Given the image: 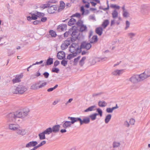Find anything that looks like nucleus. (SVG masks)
Instances as JSON below:
<instances>
[{
	"mask_svg": "<svg viewBox=\"0 0 150 150\" xmlns=\"http://www.w3.org/2000/svg\"><path fill=\"white\" fill-rule=\"evenodd\" d=\"M19 125L17 124H10L8 125L9 129L13 131H16Z\"/></svg>",
	"mask_w": 150,
	"mask_h": 150,
	"instance_id": "2eb2a0df",
	"label": "nucleus"
},
{
	"mask_svg": "<svg viewBox=\"0 0 150 150\" xmlns=\"http://www.w3.org/2000/svg\"><path fill=\"white\" fill-rule=\"evenodd\" d=\"M71 54H69L67 57V59H70L73 58L74 57L76 56L77 55V54L75 53H72Z\"/></svg>",
	"mask_w": 150,
	"mask_h": 150,
	"instance_id": "72a5a7b5",
	"label": "nucleus"
},
{
	"mask_svg": "<svg viewBox=\"0 0 150 150\" xmlns=\"http://www.w3.org/2000/svg\"><path fill=\"white\" fill-rule=\"evenodd\" d=\"M107 105V103L104 101H100L98 103V105L100 107H105Z\"/></svg>",
	"mask_w": 150,
	"mask_h": 150,
	"instance_id": "a878e982",
	"label": "nucleus"
},
{
	"mask_svg": "<svg viewBox=\"0 0 150 150\" xmlns=\"http://www.w3.org/2000/svg\"><path fill=\"white\" fill-rule=\"evenodd\" d=\"M110 7L111 8H116L117 9H119L120 7L119 6L115 4H112L110 5Z\"/></svg>",
	"mask_w": 150,
	"mask_h": 150,
	"instance_id": "8fccbe9b",
	"label": "nucleus"
},
{
	"mask_svg": "<svg viewBox=\"0 0 150 150\" xmlns=\"http://www.w3.org/2000/svg\"><path fill=\"white\" fill-rule=\"evenodd\" d=\"M69 51L71 53H75L78 54L81 51V48L78 44L73 43L69 47Z\"/></svg>",
	"mask_w": 150,
	"mask_h": 150,
	"instance_id": "20e7f679",
	"label": "nucleus"
},
{
	"mask_svg": "<svg viewBox=\"0 0 150 150\" xmlns=\"http://www.w3.org/2000/svg\"><path fill=\"white\" fill-rule=\"evenodd\" d=\"M109 23V21L108 20H105L102 24V26L104 28H105L108 25Z\"/></svg>",
	"mask_w": 150,
	"mask_h": 150,
	"instance_id": "c85d7f7f",
	"label": "nucleus"
},
{
	"mask_svg": "<svg viewBox=\"0 0 150 150\" xmlns=\"http://www.w3.org/2000/svg\"><path fill=\"white\" fill-rule=\"evenodd\" d=\"M112 17L114 19L117 18V20L116 22V23L117 25H119L120 23V21L121 20V18L120 16H118V13L117 11L116 10H114L112 13Z\"/></svg>",
	"mask_w": 150,
	"mask_h": 150,
	"instance_id": "423d86ee",
	"label": "nucleus"
},
{
	"mask_svg": "<svg viewBox=\"0 0 150 150\" xmlns=\"http://www.w3.org/2000/svg\"><path fill=\"white\" fill-rule=\"evenodd\" d=\"M124 69L116 70L113 71L112 73L113 75L115 76H119L124 72Z\"/></svg>",
	"mask_w": 150,
	"mask_h": 150,
	"instance_id": "a211bd4d",
	"label": "nucleus"
},
{
	"mask_svg": "<svg viewBox=\"0 0 150 150\" xmlns=\"http://www.w3.org/2000/svg\"><path fill=\"white\" fill-rule=\"evenodd\" d=\"M59 71V69L58 68H53L52 70V72L57 73H58Z\"/></svg>",
	"mask_w": 150,
	"mask_h": 150,
	"instance_id": "680f3d73",
	"label": "nucleus"
},
{
	"mask_svg": "<svg viewBox=\"0 0 150 150\" xmlns=\"http://www.w3.org/2000/svg\"><path fill=\"white\" fill-rule=\"evenodd\" d=\"M60 7H62V8H64L65 7V4L64 2H63L62 1H60Z\"/></svg>",
	"mask_w": 150,
	"mask_h": 150,
	"instance_id": "bf43d9fd",
	"label": "nucleus"
},
{
	"mask_svg": "<svg viewBox=\"0 0 150 150\" xmlns=\"http://www.w3.org/2000/svg\"><path fill=\"white\" fill-rule=\"evenodd\" d=\"M86 59V57H83L79 62V64L81 66L83 65L85 63V61Z\"/></svg>",
	"mask_w": 150,
	"mask_h": 150,
	"instance_id": "4c0bfd02",
	"label": "nucleus"
},
{
	"mask_svg": "<svg viewBox=\"0 0 150 150\" xmlns=\"http://www.w3.org/2000/svg\"><path fill=\"white\" fill-rule=\"evenodd\" d=\"M111 115L110 114H108L106 116L105 120V122L106 124L109 122L111 119Z\"/></svg>",
	"mask_w": 150,
	"mask_h": 150,
	"instance_id": "2f4dec72",
	"label": "nucleus"
},
{
	"mask_svg": "<svg viewBox=\"0 0 150 150\" xmlns=\"http://www.w3.org/2000/svg\"><path fill=\"white\" fill-rule=\"evenodd\" d=\"M91 45L90 43L84 42L81 44L80 48L88 50L91 48Z\"/></svg>",
	"mask_w": 150,
	"mask_h": 150,
	"instance_id": "ddd939ff",
	"label": "nucleus"
},
{
	"mask_svg": "<svg viewBox=\"0 0 150 150\" xmlns=\"http://www.w3.org/2000/svg\"><path fill=\"white\" fill-rule=\"evenodd\" d=\"M57 9V7L56 5H50V6L48 8L47 11L50 13H54Z\"/></svg>",
	"mask_w": 150,
	"mask_h": 150,
	"instance_id": "9b49d317",
	"label": "nucleus"
},
{
	"mask_svg": "<svg viewBox=\"0 0 150 150\" xmlns=\"http://www.w3.org/2000/svg\"><path fill=\"white\" fill-rule=\"evenodd\" d=\"M90 43H93L97 41V36L96 35L93 36L92 38L90 39Z\"/></svg>",
	"mask_w": 150,
	"mask_h": 150,
	"instance_id": "c9c22d12",
	"label": "nucleus"
},
{
	"mask_svg": "<svg viewBox=\"0 0 150 150\" xmlns=\"http://www.w3.org/2000/svg\"><path fill=\"white\" fill-rule=\"evenodd\" d=\"M81 16V14L79 13H76L75 14L73 15L71 17H76V18H80V17Z\"/></svg>",
	"mask_w": 150,
	"mask_h": 150,
	"instance_id": "6e6d98bb",
	"label": "nucleus"
},
{
	"mask_svg": "<svg viewBox=\"0 0 150 150\" xmlns=\"http://www.w3.org/2000/svg\"><path fill=\"white\" fill-rule=\"evenodd\" d=\"M83 21L81 20H79L77 22L76 24L78 26H80L83 24Z\"/></svg>",
	"mask_w": 150,
	"mask_h": 150,
	"instance_id": "5fc2aeb1",
	"label": "nucleus"
},
{
	"mask_svg": "<svg viewBox=\"0 0 150 150\" xmlns=\"http://www.w3.org/2000/svg\"><path fill=\"white\" fill-rule=\"evenodd\" d=\"M103 29L102 27H100L97 28L96 29V33L99 35H101L103 33Z\"/></svg>",
	"mask_w": 150,
	"mask_h": 150,
	"instance_id": "393cba45",
	"label": "nucleus"
},
{
	"mask_svg": "<svg viewBox=\"0 0 150 150\" xmlns=\"http://www.w3.org/2000/svg\"><path fill=\"white\" fill-rule=\"evenodd\" d=\"M107 7L106 8H103L102 6H100L99 7V9H100L103 10L104 11H105L106 10H108L109 8V6L108 4V1H107Z\"/></svg>",
	"mask_w": 150,
	"mask_h": 150,
	"instance_id": "3c124183",
	"label": "nucleus"
},
{
	"mask_svg": "<svg viewBox=\"0 0 150 150\" xmlns=\"http://www.w3.org/2000/svg\"><path fill=\"white\" fill-rule=\"evenodd\" d=\"M74 27L73 26L72 27V32L71 34H70V35H71L72 37H75V38H77V35H76V34L77 33L76 32V30H74L73 29V28H74Z\"/></svg>",
	"mask_w": 150,
	"mask_h": 150,
	"instance_id": "c756f323",
	"label": "nucleus"
},
{
	"mask_svg": "<svg viewBox=\"0 0 150 150\" xmlns=\"http://www.w3.org/2000/svg\"><path fill=\"white\" fill-rule=\"evenodd\" d=\"M142 77L141 74H134L129 79V81L133 84H136L144 81Z\"/></svg>",
	"mask_w": 150,
	"mask_h": 150,
	"instance_id": "7ed1b4c3",
	"label": "nucleus"
},
{
	"mask_svg": "<svg viewBox=\"0 0 150 150\" xmlns=\"http://www.w3.org/2000/svg\"><path fill=\"white\" fill-rule=\"evenodd\" d=\"M60 126L59 125H56L54 126L52 128V132L54 133H57L59 131Z\"/></svg>",
	"mask_w": 150,
	"mask_h": 150,
	"instance_id": "aec40b11",
	"label": "nucleus"
},
{
	"mask_svg": "<svg viewBox=\"0 0 150 150\" xmlns=\"http://www.w3.org/2000/svg\"><path fill=\"white\" fill-rule=\"evenodd\" d=\"M47 84V82H44L43 81H38V84L39 85V88L44 87Z\"/></svg>",
	"mask_w": 150,
	"mask_h": 150,
	"instance_id": "5701e85b",
	"label": "nucleus"
},
{
	"mask_svg": "<svg viewBox=\"0 0 150 150\" xmlns=\"http://www.w3.org/2000/svg\"><path fill=\"white\" fill-rule=\"evenodd\" d=\"M122 16L124 17L127 18L129 16V14L127 11V10L123 12Z\"/></svg>",
	"mask_w": 150,
	"mask_h": 150,
	"instance_id": "a19ab883",
	"label": "nucleus"
},
{
	"mask_svg": "<svg viewBox=\"0 0 150 150\" xmlns=\"http://www.w3.org/2000/svg\"><path fill=\"white\" fill-rule=\"evenodd\" d=\"M128 36L131 39H132L136 35V33H129L127 34Z\"/></svg>",
	"mask_w": 150,
	"mask_h": 150,
	"instance_id": "c03bdc74",
	"label": "nucleus"
},
{
	"mask_svg": "<svg viewBox=\"0 0 150 150\" xmlns=\"http://www.w3.org/2000/svg\"><path fill=\"white\" fill-rule=\"evenodd\" d=\"M27 90V88L23 85H19L17 86H14L11 88V91L13 93L22 94Z\"/></svg>",
	"mask_w": 150,
	"mask_h": 150,
	"instance_id": "f03ea898",
	"label": "nucleus"
},
{
	"mask_svg": "<svg viewBox=\"0 0 150 150\" xmlns=\"http://www.w3.org/2000/svg\"><path fill=\"white\" fill-rule=\"evenodd\" d=\"M16 131L17 134L21 136L25 135L27 133L26 130L25 129H22L19 126Z\"/></svg>",
	"mask_w": 150,
	"mask_h": 150,
	"instance_id": "6e6552de",
	"label": "nucleus"
},
{
	"mask_svg": "<svg viewBox=\"0 0 150 150\" xmlns=\"http://www.w3.org/2000/svg\"><path fill=\"white\" fill-rule=\"evenodd\" d=\"M50 6V4H49L48 2L47 3L42 5L41 6V8L43 9H45L47 8H49Z\"/></svg>",
	"mask_w": 150,
	"mask_h": 150,
	"instance_id": "37998d69",
	"label": "nucleus"
},
{
	"mask_svg": "<svg viewBox=\"0 0 150 150\" xmlns=\"http://www.w3.org/2000/svg\"><path fill=\"white\" fill-rule=\"evenodd\" d=\"M29 110L28 108H25L21 111H17L14 113L9 114L7 117L8 122H18L20 121V118H23L28 115Z\"/></svg>",
	"mask_w": 150,
	"mask_h": 150,
	"instance_id": "f257e3e1",
	"label": "nucleus"
},
{
	"mask_svg": "<svg viewBox=\"0 0 150 150\" xmlns=\"http://www.w3.org/2000/svg\"><path fill=\"white\" fill-rule=\"evenodd\" d=\"M124 125L125 127L128 128L129 127L130 124L126 120L124 122Z\"/></svg>",
	"mask_w": 150,
	"mask_h": 150,
	"instance_id": "4d7b16f0",
	"label": "nucleus"
},
{
	"mask_svg": "<svg viewBox=\"0 0 150 150\" xmlns=\"http://www.w3.org/2000/svg\"><path fill=\"white\" fill-rule=\"evenodd\" d=\"M120 142H114L112 144L113 147L114 148H117L120 147Z\"/></svg>",
	"mask_w": 150,
	"mask_h": 150,
	"instance_id": "f704fd0d",
	"label": "nucleus"
},
{
	"mask_svg": "<svg viewBox=\"0 0 150 150\" xmlns=\"http://www.w3.org/2000/svg\"><path fill=\"white\" fill-rule=\"evenodd\" d=\"M53 63V59L49 58L47 60L46 65H49L52 64Z\"/></svg>",
	"mask_w": 150,
	"mask_h": 150,
	"instance_id": "58836bf2",
	"label": "nucleus"
},
{
	"mask_svg": "<svg viewBox=\"0 0 150 150\" xmlns=\"http://www.w3.org/2000/svg\"><path fill=\"white\" fill-rule=\"evenodd\" d=\"M72 30L69 29L68 32H66L64 34V36L65 37H67L69 34L71 33L72 32Z\"/></svg>",
	"mask_w": 150,
	"mask_h": 150,
	"instance_id": "09e8293b",
	"label": "nucleus"
},
{
	"mask_svg": "<svg viewBox=\"0 0 150 150\" xmlns=\"http://www.w3.org/2000/svg\"><path fill=\"white\" fill-rule=\"evenodd\" d=\"M76 23V20L75 19L71 18L68 22V25L71 26L74 24Z\"/></svg>",
	"mask_w": 150,
	"mask_h": 150,
	"instance_id": "7c9ffc66",
	"label": "nucleus"
},
{
	"mask_svg": "<svg viewBox=\"0 0 150 150\" xmlns=\"http://www.w3.org/2000/svg\"><path fill=\"white\" fill-rule=\"evenodd\" d=\"M38 84V81L36 83L33 84L31 86V88L33 90H35L39 89V85Z\"/></svg>",
	"mask_w": 150,
	"mask_h": 150,
	"instance_id": "cd10ccee",
	"label": "nucleus"
},
{
	"mask_svg": "<svg viewBox=\"0 0 150 150\" xmlns=\"http://www.w3.org/2000/svg\"><path fill=\"white\" fill-rule=\"evenodd\" d=\"M61 64L64 66H66L67 64V61L65 60H63L61 62Z\"/></svg>",
	"mask_w": 150,
	"mask_h": 150,
	"instance_id": "603ef678",
	"label": "nucleus"
},
{
	"mask_svg": "<svg viewBox=\"0 0 150 150\" xmlns=\"http://www.w3.org/2000/svg\"><path fill=\"white\" fill-rule=\"evenodd\" d=\"M41 22L40 21L36 20L33 21V24L34 25H36L39 24Z\"/></svg>",
	"mask_w": 150,
	"mask_h": 150,
	"instance_id": "69168bd1",
	"label": "nucleus"
},
{
	"mask_svg": "<svg viewBox=\"0 0 150 150\" xmlns=\"http://www.w3.org/2000/svg\"><path fill=\"white\" fill-rule=\"evenodd\" d=\"M143 80L150 77V69H146L144 72L141 74Z\"/></svg>",
	"mask_w": 150,
	"mask_h": 150,
	"instance_id": "0eeeda50",
	"label": "nucleus"
},
{
	"mask_svg": "<svg viewBox=\"0 0 150 150\" xmlns=\"http://www.w3.org/2000/svg\"><path fill=\"white\" fill-rule=\"evenodd\" d=\"M73 124L71 121H64L63 122L62 126L64 129H67L70 127Z\"/></svg>",
	"mask_w": 150,
	"mask_h": 150,
	"instance_id": "1a4fd4ad",
	"label": "nucleus"
},
{
	"mask_svg": "<svg viewBox=\"0 0 150 150\" xmlns=\"http://www.w3.org/2000/svg\"><path fill=\"white\" fill-rule=\"evenodd\" d=\"M43 132L45 134H49L52 132V128L50 127L48 128L47 129Z\"/></svg>",
	"mask_w": 150,
	"mask_h": 150,
	"instance_id": "473e14b6",
	"label": "nucleus"
},
{
	"mask_svg": "<svg viewBox=\"0 0 150 150\" xmlns=\"http://www.w3.org/2000/svg\"><path fill=\"white\" fill-rule=\"evenodd\" d=\"M130 25V22L128 21H126V26L125 28V30H127L128 28H129Z\"/></svg>",
	"mask_w": 150,
	"mask_h": 150,
	"instance_id": "864d4df0",
	"label": "nucleus"
},
{
	"mask_svg": "<svg viewBox=\"0 0 150 150\" xmlns=\"http://www.w3.org/2000/svg\"><path fill=\"white\" fill-rule=\"evenodd\" d=\"M71 42V41L69 40H65L64 42L62 43L61 46V48L62 50H64L67 49L68 46L69 45Z\"/></svg>",
	"mask_w": 150,
	"mask_h": 150,
	"instance_id": "f8f14e48",
	"label": "nucleus"
},
{
	"mask_svg": "<svg viewBox=\"0 0 150 150\" xmlns=\"http://www.w3.org/2000/svg\"><path fill=\"white\" fill-rule=\"evenodd\" d=\"M57 57L59 59H63L65 57L64 52L63 51L59 52L57 54Z\"/></svg>",
	"mask_w": 150,
	"mask_h": 150,
	"instance_id": "6ab92c4d",
	"label": "nucleus"
},
{
	"mask_svg": "<svg viewBox=\"0 0 150 150\" xmlns=\"http://www.w3.org/2000/svg\"><path fill=\"white\" fill-rule=\"evenodd\" d=\"M117 21L115 20V19H114L112 20L111 22L110 26H112L113 25L115 24V23H116V22Z\"/></svg>",
	"mask_w": 150,
	"mask_h": 150,
	"instance_id": "338daca9",
	"label": "nucleus"
},
{
	"mask_svg": "<svg viewBox=\"0 0 150 150\" xmlns=\"http://www.w3.org/2000/svg\"><path fill=\"white\" fill-rule=\"evenodd\" d=\"M46 143V141H42L40 144H39L38 145L36 146L37 148V149L42 146L43 145L45 144Z\"/></svg>",
	"mask_w": 150,
	"mask_h": 150,
	"instance_id": "49530a36",
	"label": "nucleus"
},
{
	"mask_svg": "<svg viewBox=\"0 0 150 150\" xmlns=\"http://www.w3.org/2000/svg\"><path fill=\"white\" fill-rule=\"evenodd\" d=\"M81 125L83 124H88L90 122V118L89 117H86L83 118V120H81Z\"/></svg>",
	"mask_w": 150,
	"mask_h": 150,
	"instance_id": "b1692460",
	"label": "nucleus"
},
{
	"mask_svg": "<svg viewBox=\"0 0 150 150\" xmlns=\"http://www.w3.org/2000/svg\"><path fill=\"white\" fill-rule=\"evenodd\" d=\"M67 25L66 24H62L58 27V29L60 31H64L66 29Z\"/></svg>",
	"mask_w": 150,
	"mask_h": 150,
	"instance_id": "4be33fe9",
	"label": "nucleus"
},
{
	"mask_svg": "<svg viewBox=\"0 0 150 150\" xmlns=\"http://www.w3.org/2000/svg\"><path fill=\"white\" fill-rule=\"evenodd\" d=\"M89 20H95V16L94 15H91L89 16Z\"/></svg>",
	"mask_w": 150,
	"mask_h": 150,
	"instance_id": "0e129e2a",
	"label": "nucleus"
},
{
	"mask_svg": "<svg viewBox=\"0 0 150 150\" xmlns=\"http://www.w3.org/2000/svg\"><path fill=\"white\" fill-rule=\"evenodd\" d=\"M135 122V120L133 118H131L130 119L129 121V124L131 125H133L134 124Z\"/></svg>",
	"mask_w": 150,
	"mask_h": 150,
	"instance_id": "052dcab7",
	"label": "nucleus"
},
{
	"mask_svg": "<svg viewBox=\"0 0 150 150\" xmlns=\"http://www.w3.org/2000/svg\"><path fill=\"white\" fill-rule=\"evenodd\" d=\"M45 134L43 132L39 134L38 136L40 140H43L45 139Z\"/></svg>",
	"mask_w": 150,
	"mask_h": 150,
	"instance_id": "e433bc0d",
	"label": "nucleus"
},
{
	"mask_svg": "<svg viewBox=\"0 0 150 150\" xmlns=\"http://www.w3.org/2000/svg\"><path fill=\"white\" fill-rule=\"evenodd\" d=\"M68 119L71 121L73 124H74L75 122H79L80 124L81 125V119L80 117H68Z\"/></svg>",
	"mask_w": 150,
	"mask_h": 150,
	"instance_id": "9d476101",
	"label": "nucleus"
},
{
	"mask_svg": "<svg viewBox=\"0 0 150 150\" xmlns=\"http://www.w3.org/2000/svg\"><path fill=\"white\" fill-rule=\"evenodd\" d=\"M98 115L97 113H95L89 116V117L92 120H95L96 117V116Z\"/></svg>",
	"mask_w": 150,
	"mask_h": 150,
	"instance_id": "ea45409f",
	"label": "nucleus"
},
{
	"mask_svg": "<svg viewBox=\"0 0 150 150\" xmlns=\"http://www.w3.org/2000/svg\"><path fill=\"white\" fill-rule=\"evenodd\" d=\"M23 75L20 74L16 75L15 78L12 79V82L13 83L19 82L21 81V79L22 78Z\"/></svg>",
	"mask_w": 150,
	"mask_h": 150,
	"instance_id": "dca6fc26",
	"label": "nucleus"
},
{
	"mask_svg": "<svg viewBox=\"0 0 150 150\" xmlns=\"http://www.w3.org/2000/svg\"><path fill=\"white\" fill-rule=\"evenodd\" d=\"M30 14L31 15V17L29 16L27 17V19L28 21H31L32 20H36L38 17L43 16L44 15L43 13L39 12H36L34 13H31Z\"/></svg>",
	"mask_w": 150,
	"mask_h": 150,
	"instance_id": "39448f33",
	"label": "nucleus"
},
{
	"mask_svg": "<svg viewBox=\"0 0 150 150\" xmlns=\"http://www.w3.org/2000/svg\"><path fill=\"white\" fill-rule=\"evenodd\" d=\"M118 108V107L117 105H116V106L113 107L112 108H108L106 109V112L108 113H112L113 111L117 108Z\"/></svg>",
	"mask_w": 150,
	"mask_h": 150,
	"instance_id": "bb28decb",
	"label": "nucleus"
},
{
	"mask_svg": "<svg viewBox=\"0 0 150 150\" xmlns=\"http://www.w3.org/2000/svg\"><path fill=\"white\" fill-rule=\"evenodd\" d=\"M96 109V106L95 105H93L89 107L88 108L84 110L85 112H88L93 111L95 110Z\"/></svg>",
	"mask_w": 150,
	"mask_h": 150,
	"instance_id": "412c9836",
	"label": "nucleus"
},
{
	"mask_svg": "<svg viewBox=\"0 0 150 150\" xmlns=\"http://www.w3.org/2000/svg\"><path fill=\"white\" fill-rule=\"evenodd\" d=\"M38 144V142L36 141H32L28 142L25 145L26 148H29L32 146H35Z\"/></svg>",
	"mask_w": 150,
	"mask_h": 150,
	"instance_id": "f3484780",
	"label": "nucleus"
},
{
	"mask_svg": "<svg viewBox=\"0 0 150 150\" xmlns=\"http://www.w3.org/2000/svg\"><path fill=\"white\" fill-rule=\"evenodd\" d=\"M80 27V30L81 31L83 32L87 30V27L86 25L83 24Z\"/></svg>",
	"mask_w": 150,
	"mask_h": 150,
	"instance_id": "79ce46f5",
	"label": "nucleus"
},
{
	"mask_svg": "<svg viewBox=\"0 0 150 150\" xmlns=\"http://www.w3.org/2000/svg\"><path fill=\"white\" fill-rule=\"evenodd\" d=\"M49 33L50 35L52 37H55L56 35V33L53 30H50L49 32Z\"/></svg>",
	"mask_w": 150,
	"mask_h": 150,
	"instance_id": "a18cd8bd",
	"label": "nucleus"
},
{
	"mask_svg": "<svg viewBox=\"0 0 150 150\" xmlns=\"http://www.w3.org/2000/svg\"><path fill=\"white\" fill-rule=\"evenodd\" d=\"M97 111L98 112V115H99L100 117H102V116L103 112L102 110L99 108L97 109Z\"/></svg>",
	"mask_w": 150,
	"mask_h": 150,
	"instance_id": "de8ad7c7",
	"label": "nucleus"
},
{
	"mask_svg": "<svg viewBox=\"0 0 150 150\" xmlns=\"http://www.w3.org/2000/svg\"><path fill=\"white\" fill-rule=\"evenodd\" d=\"M43 75H44L45 77L47 79L48 77L49 74L47 72H46L43 73Z\"/></svg>",
	"mask_w": 150,
	"mask_h": 150,
	"instance_id": "e2e57ef3",
	"label": "nucleus"
},
{
	"mask_svg": "<svg viewBox=\"0 0 150 150\" xmlns=\"http://www.w3.org/2000/svg\"><path fill=\"white\" fill-rule=\"evenodd\" d=\"M80 56H79L77 58L74 59V62L75 64H77L78 60L80 58Z\"/></svg>",
	"mask_w": 150,
	"mask_h": 150,
	"instance_id": "13d9d810",
	"label": "nucleus"
},
{
	"mask_svg": "<svg viewBox=\"0 0 150 150\" xmlns=\"http://www.w3.org/2000/svg\"><path fill=\"white\" fill-rule=\"evenodd\" d=\"M15 53V51H9L8 52V56H10L14 54Z\"/></svg>",
	"mask_w": 150,
	"mask_h": 150,
	"instance_id": "774afa93",
	"label": "nucleus"
},
{
	"mask_svg": "<svg viewBox=\"0 0 150 150\" xmlns=\"http://www.w3.org/2000/svg\"><path fill=\"white\" fill-rule=\"evenodd\" d=\"M104 58L95 57L92 59L89 62V63L91 65H94L96 62H100Z\"/></svg>",
	"mask_w": 150,
	"mask_h": 150,
	"instance_id": "4468645a",
	"label": "nucleus"
}]
</instances>
